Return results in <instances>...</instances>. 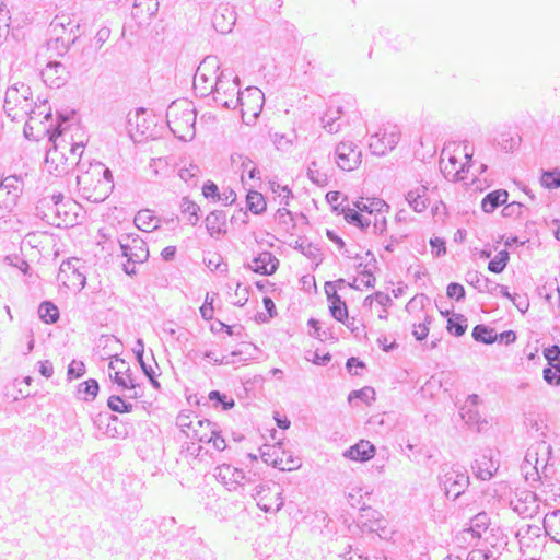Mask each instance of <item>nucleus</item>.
I'll return each mask as SVG.
<instances>
[{"instance_id": "obj_7", "label": "nucleus", "mask_w": 560, "mask_h": 560, "mask_svg": "<svg viewBox=\"0 0 560 560\" xmlns=\"http://www.w3.org/2000/svg\"><path fill=\"white\" fill-rule=\"evenodd\" d=\"M23 190L21 176L11 175L0 179V220H5L14 211Z\"/></svg>"}, {"instance_id": "obj_17", "label": "nucleus", "mask_w": 560, "mask_h": 560, "mask_svg": "<svg viewBox=\"0 0 560 560\" xmlns=\"http://www.w3.org/2000/svg\"><path fill=\"white\" fill-rule=\"evenodd\" d=\"M510 506L523 517H533L538 511L537 495L529 490L517 491L510 500Z\"/></svg>"}, {"instance_id": "obj_63", "label": "nucleus", "mask_w": 560, "mask_h": 560, "mask_svg": "<svg viewBox=\"0 0 560 560\" xmlns=\"http://www.w3.org/2000/svg\"><path fill=\"white\" fill-rule=\"evenodd\" d=\"M465 289L462 284L457 282H451L446 288V294L450 299H455L456 301H462L465 299Z\"/></svg>"}, {"instance_id": "obj_1", "label": "nucleus", "mask_w": 560, "mask_h": 560, "mask_svg": "<svg viewBox=\"0 0 560 560\" xmlns=\"http://www.w3.org/2000/svg\"><path fill=\"white\" fill-rule=\"evenodd\" d=\"M80 196L91 202H103L114 189L112 171L101 162L90 163L89 168L77 176Z\"/></svg>"}, {"instance_id": "obj_54", "label": "nucleus", "mask_w": 560, "mask_h": 560, "mask_svg": "<svg viewBox=\"0 0 560 560\" xmlns=\"http://www.w3.org/2000/svg\"><path fill=\"white\" fill-rule=\"evenodd\" d=\"M544 380L547 384L552 386L560 385V366L548 365L542 371Z\"/></svg>"}, {"instance_id": "obj_49", "label": "nucleus", "mask_w": 560, "mask_h": 560, "mask_svg": "<svg viewBox=\"0 0 560 560\" xmlns=\"http://www.w3.org/2000/svg\"><path fill=\"white\" fill-rule=\"evenodd\" d=\"M63 199L65 196L62 192H56L49 196H45L38 200V209L43 210L48 206L54 207V205H57L63 210V213L67 214L66 203L63 202Z\"/></svg>"}, {"instance_id": "obj_48", "label": "nucleus", "mask_w": 560, "mask_h": 560, "mask_svg": "<svg viewBox=\"0 0 560 560\" xmlns=\"http://www.w3.org/2000/svg\"><path fill=\"white\" fill-rule=\"evenodd\" d=\"M329 303L330 314L336 320L342 322V319H347L348 307L346 305V302L341 300V296H336L335 301H331Z\"/></svg>"}, {"instance_id": "obj_12", "label": "nucleus", "mask_w": 560, "mask_h": 560, "mask_svg": "<svg viewBox=\"0 0 560 560\" xmlns=\"http://www.w3.org/2000/svg\"><path fill=\"white\" fill-rule=\"evenodd\" d=\"M400 139V131L396 125H386L371 136L370 150L375 155H385L392 151Z\"/></svg>"}, {"instance_id": "obj_42", "label": "nucleus", "mask_w": 560, "mask_h": 560, "mask_svg": "<svg viewBox=\"0 0 560 560\" xmlns=\"http://www.w3.org/2000/svg\"><path fill=\"white\" fill-rule=\"evenodd\" d=\"M209 400L212 402L213 407H220L222 410H230L235 406V400L232 397L219 390H211L209 393Z\"/></svg>"}, {"instance_id": "obj_18", "label": "nucleus", "mask_w": 560, "mask_h": 560, "mask_svg": "<svg viewBox=\"0 0 560 560\" xmlns=\"http://www.w3.org/2000/svg\"><path fill=\"white\" fill-rule=\"evenodd\" d=\"M43 82L52 89L63 86L69 78V72L65 65L59 61H49L40 71Z\"/></svg>"}, {"instance_id": "obj_55", "label": "nucleus", "mask_w": 560, "mask_h": 560, "mask_svg": "<svg viewBox=\"0 0 560 560\" xmlns=\"http://www.w3.org/2000/svg\"><path fill=\"white\" fill-rule=\"evenodd\" d=\"M433 318L430 315H425L424 322L418 325H413L412 335L418 341L424 340L429 335V325L432 323Z\"/></svg>"}, {"instance_id": "obj_5", "label": "nucleus", "mask_w": 560, "mask_h": 560, "mask_svg": "<svg viewBox=\"0 0 560 560\" xmlns=\"http://www.w3.org/2000/svg\"><path fill=\"white\" fill-rule=\"evenodd\" d=\"M231 75L232 73L226 74L225 71H221L220 74L214 77V83L209 89L207 86L200 88L202 90L201 94L212 93L217 104L228 109L237 108V95L241 93L240 79L234 77L231 80Z\"/></svg>"}, {"instance_id": "obj_57", "label": "nucleus", "mask_w": 560, "mask_h": 560, "mask_svg": "<svg viewBox=\"0 0 560 560\" xmlns=\"http://www.w3.org/2000/svg\"><path fill=\"white\" fill-rule=\"evenodd\" d=\"M197 419H198V416L180 412L176 418V425L186 435V431H190V429L194 424V420H197Z\"/></svg>"}, {"instance_id": "obj_39", "label": "nucleus", "mask_w": 560, "mask_h": 560, "mask_svg": "<svg viewBox=\"0 0 560 560\" xmlns=\"http://www.w3.org/2000/svg\"><path fill=\"white\" fill-rule=\"evenodd\" d=\"M495 330L487 325L479 324L472 328V338L485 345H492L495 342Z\"/></svg>"}, {"instance_id": "obj_52", "label": "nucleus", "mask_w": 560, "mask_h": 560, "mask_svg": "<svg viewBox=\"0 0 560 560\" xmlns=\"http://www.w3.org/2000/svg\"><path fill=\"white\" fill-rule=\"evenodd\" d=\"M525 425L527 428L528 433L534 438L538 439L545 436L544 430L546 429V427L544 425L541 420H538L534 416H529L526 418Z\"/></svg>"}, {"instance_id": "obj_24", "label": "nucleus", "mask_w": 560, "mask_h": 560, "mask_svg": "<svg viewBox=\"0 0 560 560\" xmlns=\"http://www.w3.org/2000/svg\"><path fill=\"white\" fill-rule=\"evenodd\" d=\"M226 213L223 210H213L205 219L207 232L211 237H218L226 232Z\"/></svg>"}, {"instance_id": "obj_43", "label": "nucleus", "mask_w": 560, "mask_h": 560, "mask_svg": "<svg viewBox=\"0 0 560 560\" xmlns=\"http://www.w3.org/2000/svg\"><path fill=\"white\" fill-rule=\"evenodd\" d=\"M460 417L465 421V423L469 427H477L480 430L481 416L477 410V407H469V405H464L460 408Z\"/></svg>"}, {"instance_id": "obj_56", "label": "nucleus", "mask_w": 560, "mask_h": 560, "mask_svg": "<svg viewBox=\"0 0 560 560\" xmlns=\"http://www.w3.org/2000/svg\"><path fill=\"white\" fill-rule=\"evenodd\" d=\"M456 544L458 546H476L479 541L476 535H474L469 528L462 529L455 537Z\"/></svg>"}, {"instance_id": "obj_4", "label": "nucleus", "mask_w": 560, "mask_h": 560, "mask_svg": "<svg viewBox=\"0 0 560 560\" xmlns=\"http://www.w3.org/2000/svg\"><path fill=\"white\" fill-rule=\"evenodd\" d=\"M33 93L31 88L18 82L7 89L3 109L12 120H19L24 116L35 115V108L32 105Z\"/></svg>"}, {"instance_id": "obj_58", "label": "nucleus", "mask_w": 560, "mask_h": 560, "mask_svg": "<svg viewBox=\"0 0 560 560\" xmlns=\"http://www.w3.org/2000/svg\"><path fill=\"white\" fill-rule=\"evenodd\" d=\"M548 365L560 366V347L557 345L550 346L544 350Z\"/></svg>"}, {"instance_id": "obj_28", "label": "nucleus", "mask_w": 560, "mask_h": 560, "mask_svg": "<svg viewBox=\"0 0 560 560\" xmlns=\"http://www.w3.org/2000/svg\"><path fill=\"white\" fill-rule=\"evenodd\" d=\"M135 224L136 226L144 232H151L159 228L162 219L158 218L153 214V211L150 209H142L137 212L135 215Z\"/></svg>"}, {"instance_id": "obj_47", "label": "nucleus", "mask_w": 560, "mask_h": 560, "mask_svg": "<svg viewBox=\"0 0 560 560\" xmlns=\"http://www.w3.org/2000/svg\"><path fill=\"white\" fill-rule=\"evenodd\" d=\"M307 177L312 183L319 187H324L328 184L327 174L317 168V163L315 161L311 162L307 167Z\"/></svg>"}, {"instance_id": "obj_20", "label": "nucleus", "mask_w": 560, "mask_h": 560, "mask_svg": "<svg viewBox=\"0 0 560 560\" xmlns=\"http://www.w3.org/2000/svg\"><path fill=\"white\" fill-rule=\"evenodd\" d=\"M247 267L256 273L271 276L279 267V259L271 252L264 250Z\"/></svg>"}, {"instance_id": "obj_45", "label": "nucleus", "mask_w": 560, "mask_h": 560, "mask_svg": "<svg viewBox=\"0 0 560 560\" xmlns=\"http://www.w3.org/2000/svg\"><path fill=\"white\" fill-rule=\"evenodd\" d=\"M108 408L114 412L127 413L131 412L133 409V405L130 402H126L120 396L112 395L107 399Z\"/></svg>"}, {"instance_id": "obj_16", "label": "nucleus", "mask_w": 560, "mask_h": 560, "mask_svg": "<svg viewBox=\"0 0 560 560\" xmlns=\"http://www.w3.org/2000/svg\"><path fill=\"white\" fill-rule=\"evenodd\" d=\"M471 469L476 478L490 480L499 469V460L494 458L492 450H486L477 456Z\"/></svg>"}, {"instance_id": "obj_29", "label": "nucleus", "mask_w": 560, "mask_h": 560, "mask_svg": "<svg viewBox=\"0 0 560 560\" xmlns=\"http://www.w3.org/2000/svg\"><path fill=\"white\" fill-rule=\"evenodd\" d=\"M220 69L219 61L215 57H206L199 65L195 78V89H199L201 83H207L211 78L207 74V71L214 70V73Z\"/></svg>"}, {"instance_id": "obj_32", "label": "nucleus", "mask_w": 560, "mask_h": 560, "mask_svg": "<svg viewBox=\"0 0 560 560\" xmlns=\"http://www.w3.org/2000/svg\"><path fill=\"white\" fill-rule=\"evenodd\" d=\"M509 192L505 189H497L487 194L482 201L481 208L486 213H492L498 207L508 201Z\"/></svg>"}, {"instance_id": "obj_36", "label": "nucleus", "mask_w": 560, "mask_h": 560, "mask_svg": "<svg viewBox=\"0 0 560 560\" xmlns=\"http://www.w3.org/2000/svg\"><path fill=\"white\" fill-rule=\"evenodd\" d=\"M180 212L187 215V222L196 226L200 220V207L188 197H184L179 205Z\"/></svg>"}, {"instance_id": "obj_15", "label": "nucleus", "mask_w": 560, "mask_h": 560, "mask_svg": "<svg viewBox=\"0 0 560 560\" xmlns=\"http://www.w3.org/2000/svg\"><path fill=\"white\" fill-rule=\"evenodd\" d=\"M215 478L229 490L235 491L246 483L254 482L253 478L242 469L230 464H222L215 468Z\"/></svg>"}, {"instance_id": "obj_6", "label": "nucleus", "mask_w": 560, "mask_h": 560, "mask_svg": "<svg viewBox=\"0 0 560 560\" xmlns=\"http://www.w3.org/2000/svg\"><path fill=\"white\" fill-rule=\"evenodd\" d=\"M439 482L446 498L456 500L465 493L470 479L467 471L462 467L445 465L439 474Z\"/></svg>"}, {"instance_id": "obj_9", "label": "nucleus", "mask_w": 560, "mask_h": 560, "mask_svg": "<svg viewBox=\"0 0 560 560\" xmlns=\"http://www.w3.org/2000/svg\"><path fill=\"white\" fill-rule=\"evenodd\" d=\"M265 95L256 86H248L237 95V107H241L242 121L247 125H254L262 110Z\"/></svg>"}, {"instance_id": "obj_46", "label": "nucleus", "mask_w": 560, "mask_h": 560, "mask_svg": "<svg viewBox=\"0 0 560 560\" xmlns=\"http://www.w3.org/2000/svg\"><path fill=\"white\" fill-rule=\"evenodd\" d=\"M541 185L548 189H557L560 187V171L558 168L542 171L540 177Z\"/></svg>"}, {"instance_id": "obj_14", "label": "nucleus", "mask_w": 560, "mask_h": 560, "mask_svg": "<svg viewBox=\"0 0 560 560\" xmlns=\"http://www.w3.org/2000/svg\"><path fill=\"white\" fill-rule=\"evenodd\" d=\"M335 161L342 171H353L362 162V152L352 141H341L335 149Z\"/></svg>"}, {"instance_id": "obj_26", "label": "nucleus", "mask_w": 560, "mask_h": 560, "mask_svg": "<svg viewBox=\"0 0 560 560\" xmlns=\"http://www.w3.org/2000/svg\"><path fill=\"white\" fill-rule=\"evenodd\" d=\"M235 20L233 11L228 7H220L213 15L212 23L218 32L225 34L232 31Z\"/></svg>"}, {"instance_id": "obj_31", "label": "nucleus", "mask_w": 560, "mask_h": 560, "mask_svg": "<svg viewBox=\"0 0 560 560\" xmlns=\"http://www.w3.org/2000/svg\"><path fill=\"white\" fill-rule=\"evenodd\" d=\"M61 213H63V210L57 205H54V207L48 206L43 210H39L37 202L35 207V215L46 221L50 225L60 226L61 224L66 223V220L61 217Z\"/></svg>"}, {"instance_id": "obj_22", "label": "nucleus", "mask_w": 560, "mask_h": 560, "mask_svg": "<svg viewBox=\"0 0 560 560\" xmlns=\"http://www.w3.org/2000/svg\"><path fill=\"white\" fill-rule=\"evenodd\" d=\"M342 115L343 109L341 106L330 105L320 117L322 127L328 133H337L343 125Z\"/></svg>"}, {"instance_id": "obj_13", "label": "nucleus", "mask_w": 560, "mask_h": 560, "mask_svg": "<svg viewBox=\"0 0 560 560\" xmlns=\"http://www.w3.org/2000/svg\"><path fill=\"white\" fill-rule=\"evenodd\" d=\"M122 256L131 261L144 262L149 258L147 243L136 233L121 234L118 238Z\"/></svg>"}, {"instance_id": "obj_10", "label": "nucleus", "mask_w": 560, "mask_h": 560, "mask_svg": "<svg viewBox=\"0 0 560 560\" xmlns=\"http://www.w3.org/2000/svg\"><path fill=\"white\" fill-rule=\"evenodd\" d=\"M252 497L256 500L258 508L266 513H276L284 504L282 489L276 482H262L255 486Z\"/></svg>"}, {"instance_id": "obj_25", "label": "nucleus", "mask_w": 560, "mask_h": 560, "mask_svg": "<svg viewBox=\"0 0 560 560\" xmlns=\"http://www.w3.org/2000/svg\"><path fill=\"white\" fill-rule=\"evenodd\" d=\"M465 280L467 283L472 285L479 292H488L490 294H497L498 283L490 280L479 271L470 270L466 273Z\"/></svg>"}, {"instance_id": "obj_37", "label": "nucleus", "mask_w": 560, "mask_h": 560, "mask_svg": "<svg viewBox=\"0 0 560 560\" xmlns=\"http://www.w3.org/2000/svg\"><path fill=\"white\" fill-rule=\"evenodd\" d=\"M98 390V382L94 378H90L78 385V398L84 401H92L97 396Z\"/></svg>"}, {"instance_id": "obj_8", "label": "nucleus", "mask_w": 560, "mask_h": 560, "mask_svg": "<svg viewBox=\"0 0 560 560\" xmlns=\"http://www.w3.org/2000/svg\"><path fill=\"white\" fill-rule=\"evenodd\" d=\"M186 438L200 443H212L215 451L222 452L226 448L225 439L221 434L220 427L208 419L194 420L190 431H186Z\"/></svg>"}, {"instance_id": "obj_41", "label": "nucleus", "mask_w": 560, "mask_h": 560, "mask_svg": "<svg viewBox=\"0 0 560 560\" xmlns=\"http://www.w3.org/2000/svg\"><path fill=\"white\" fill-rule=\"evenodd\" d=\"M246 205L250 212L254 214H260L266 210V201L264 196L256 191L249 190L246 196Z\"/></svg>"}, {"instance_id": "obj_44", "label": "nucleus", "mask_w": 560, "mask_h": 560, "mask_svg": "<svg viewBox=\"0 0 560 560\" xmlns=\"http://www.w3.org/2000/svg\"><path fill=\"white\" fill-rule=\"evenodd\" d=\"M510 259V254L508 250H500L494 258H492L488 264L489 271L493 273H501Z\"/></svg>"}, {"instance_id": "obj_2", "label": "nucleus", "mask_w": 560, "mask_h": 560, "mask_svg": "<svg viewBox=\"0 0 560 560\" xmlns=\"http://www.w3.org/2000/svg\"><path fill=\"white\" fill-rule=\"evenodd\" d=\"M196 108L186 98L171 103L166 110V121L173 135L184 141L195 137Z\"/></svg>"}, {"instance_id": "obj_51", "label": "nucleus", "mask_w": 560, "mask_h": 560, "mask_svg": "<svg viewBox=\"0 0 560 560\" xmlns=\"http://www.w3.org/2000/svg\"><path fill=\"white\" fill-rule=\"evenodd\" d=\"M294 248L299 249L304 256L312 259H316L319 253V249L306 238L296 240Z\"/></svg>"}, {"instance_id": "obj_64", "label": "nucleus", "mask_w": 560, "mask_h": 560, "mask_svg": "<svg viewBox=\"0 0 560 560\" xmlns=\"http://www.w3.org/2000/svg\"><path fill=\"white\" fill-rule=\"evenodd\" d=\"M202 195L207 199L218 200L220 196L218 185L212 180H207L202 186Z\"/></svg>"}, {"instance_id": "obj_33", "label": "nucleus", "mask_w": 560, "mask_h": 560, "mask_svg": "<svg viewBox=\"0 0 560 560\" xmlns=\"http://www.w3.org/2000/svg\"><path fill=\"white\" fill-rule=\"evenodd\" d=\"M544 529L556 542H560V510H553L544 517Z\"/></svg>"}, {"instance_id": "obj_3", "label": "nucleus", "mask_w": 560, "mask_h": 560, "mask_svg": "<svg viewBox=\"0 0 560 560\" xmlns=\"http://www.w3.org/2000/svg\"><path fill=\"white\" fill-rule=\"evenodd\" d=\"M66 119L59 116L58 125L49 131V141L54 143V148L49 149L46 153V167L48 172L55 176L68 174L75 165L74 158H68L66 153L67 147L60 150V143L66 142L62 124Z\"/></svg>"}, {"instance_id": "obj_27", "label": "nucleus", "mask_w": 560, "mask_h": 560, "mask_svg": "<svg viewBox=\"0 0 560 560\" xmlns=\"http://www.w3.org/2000/svg\"><path fill=\"white\" fill-rule=\"evenodd\" d=\"M538 450H544V451H547L548 453H550L551 451V446L546 444L545 441H541L539 444H538V448L536 451H533L532 448H529L525 455V458H524V464L522 466V469L525 470L527 468V466H532L533 463L534 466H533V469H534V472H529V471H525V479L526 480H529L530 476H532V479L533 480H537L540 478V475H539V470H538V458H537V455H538Z\"/></svg>"}, {"instance_id": "obj_59", "label": "nucleus", "mask_w": 560, "mask_h": 560, "mask_svg": "<svg viewBox=\"0 0 560 560\" xmlns=\"http://www.w3.org/2000/svg\"><path fill=\"white\" fill-rule=\"evenodd\" d=\"M272 191L279 195L280 205L282 206H289L290 199L293 198V194L287 185L281 186L280 184H272Z\"/></svg>"}, {"instance_id": "obj_53", "label": "nucleus", "mask_w": 560, "mask_h": 560, "mask_svg": "<svg viewBox=\"0 0 560 560\" xmlns=\"http://www.w3.org/2000/svg\"><path fill=\"white\" fill-rule=\"evenodd\" d=\"M374 389L370 386H365L361 389L352 390L348 396V400L352 402L353 399H360L365 404H370L371 400H374Z\"/></svg>"}, {"instance_id": "obj_30", "label": "nucleus", "mask_w": 560, "mask_h": 560, "mask_svg": "<svg viewBox=\"0 0 560 560\" xmlns=\"http://www.w3.org/2000/svg\"><path fill=\"white\" fill-rule=\"evenodd\" d=\"M353 206L361 212L374 215L389 209V206L381 198H360L353 202Z\"/></svg>"}, {"instance_id": "obj_34", "label": "nucleus", "mask_w": 560, "mask_h": 560, "mask_svg": "<svg viewBox=\"0 0 560 560\" xmlns=\"http://www.w3.org/2000/svg\"><path fill=\"white\" fill-rule=\"evenodd\" d=\"M340 212L343 214L345 220L362 231H365L371 225V220L362 214L355 207L350 208L348 205L342 207Z\"/></svg>"}, {"instance_id": "obj_62", "label": "nucleus", "mask_w": 560, "mask_h": 560, "mask_svg": "<svg viewBox=\"0 0 560 560\" xmlns=\"http://www.w3.org/2000/svg\"><path fill=\"white\" fill-rule=\"evenodd\" d=\"M346 327L357 337H360V334L363 331V323L361 319H358L355 317H349L347 316V319H342L341 322Z\"/></svg>"}, {"instance_id": "obj_38", "label": "nucleus", "mask_w": 560, "mask_h": 560, "mask_svg": "<svg viewBox=\"0 0 560 560\" xmlns=\"http://www.w3.org/2000/svg\"><path fill=\"white\" fill-rule=\"evenodd\" d=\"M467 327V318L463 314L452 313L447 319V331L455 337L463 336L466 332Z\"/></svg>"}, {"instance_id": "obj_40", "label": "nucleus", "mask_w": 560, "mask_h": 560, "mask_svg": "<svg viewBox=\"0 0 560 560\" xmlns=\"http://www.w3.org/2000/svg\"><path fill=\"white\" fill-rule=\"evenodd\" d=\"M38 315L45 323L54 324L59 318V310L52 302L44 301L38 307Z\"/></svg>"}, {"instance_id": "obj_35", "label": "nucleus", "mask_w": 560, "mask_h": 560, "mask_svg": "<svg viewBox=\"0 0 560 560\" xmlns=\"http://www.w3.org/2000/svg\"><path fill=\"white\" fill-rule=\"evenodd\" d=\"M491 522L490 516L486 512H480L470 518L469 530L480 540L483 534L489 529Z\"/></svg>"}, {"instance_id": "obj_23", "label": "nucleus", "mask_w": 560, "mask_h": 560, "mask_svg": "<svg viewBox=\"0 0 560 560\" xmlns=\"http://www.w3.org/2000/svg\"><path fill=\"white\" fill-rule=\"evenodd\" d=\"M406 201L415 212H423L429 207L428 187L419 185L406 194Z\"/></svg>"}, {"instance_id": "obj_50", "label": "nucleus", "mask_w": 560, "mask_h": 560, "mask_svg": "<svg viewBox=\"0 0 560 560\" xmlns=\"http://www.w3.org/2000/svg\"><path fill=\"white\" fill-rule=\"evenodd\" d=\"M307 325L313 328V331L311 332V336L314 338H317L322 341L332 339V332L329 328L322 329L320 322L315 318H310L307 322Z\"/></svg>"}, {"instance_id": "obj_11", "label": "nucleus", "mask_w": 560, "mask_h": 560, "mask_svg": "<svg viewBox=\"0 0 560 560\" xmlns=\"http://www.w3.org/2000/svg\"><path fill=\"white\" fill-rule=\"evenodd\" d=\"M260 456L266 464L282 471H292L302 465L301 458L293 456L281 444L264 445L260 448Z\"/></svg>"}, {"instance_id": "obj_61", "label": "nucleus", "mask_w": 560, "mask_h": 560, "mask_svg": "<svg viewBox=\"0 0 560 560\" xmlns=\"http://www.w3.org/2000/svg\"><path fill=\"white\" fill-rule=\"evenodd\" d=\"M65 143L67 145H70L68 149H66L68 151V158H74V161L77 162L75 166L81 167L80 161H81L82 154L84 152L83 143L82 142L72 143V142H68V141H66Z\"/></svg>"}, {"instance_id": "obj_60", "label": "nucleus", "mask_w": 560, "mask_h": 560, "mask_svg": "<svg viewBox=\"0 0 560 560\" xmlns=\"http://www.w3.org/2000/svg\"><path fill=\"white\" fill-rule=\"evenodd\" d=\"M85 373V365L82 361L72 360L68 365L67 376L69 380L79 378Z\"/></svg>"}, {"instance_id": "obj_19", "label": "nucleus", "mask_w": 560, "mask_h": 560, "mask_svg": "<svg viewBox=\"0 0 560 560\" xmlns=\"http://www.w3.org/2000/svg\"><path fill=\"white\" fill-rule=\"evenodd\" d=\"M60 280L69 289H83L86 283L85 276L79 270L75 262L71 260L63 261L58 272Z\"/></svg>"}, {"instance_id": "obj_21", "label": "nucleus", "mask_w": 560, "mask_h": 560, "mask_svg": "<svg viewBox=\"0 0 560 560\" xmlns=\"http://www.w3.org/2000/svg\"><path fill=\"white\" fill-rule=\"evenodd\" d=\"M375 446L368 440H360L354 445L345 451L343 456L351 460L364 463L374 457Z\"/></svg>"}]
</instances>
